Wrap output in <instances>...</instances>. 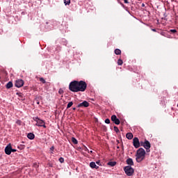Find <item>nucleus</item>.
I'll return each instance as SVG.
<instances>
[{
    "mask_svg": "<svg viewBox=\"0 0 178 178\" xmlns=\"http://www.w3.org/2000/svg\"><path fill=\"white\" fill-rule=\"evenodd\" d=\"M85 147V151H88V148H87V147L84 146Z\"/></svg>",
    "mask_w": 178,
    "mask_h": 178,
    "instance_id": "obj_38",
    "label": "nucleus"
},
{
    "mask_svg": "<svg viewBox=\"0 0 178 178\" xmlns=\"http://www.w3.org/2000/svg\"><path fill=\"white\" fill-rule=\"evenodd\" d=\"M152 31H154V32H156V29H152Z\"/></svg>",
    "mask_w": 178,
    "mask_h": 178,
    "instance_id": "obj_39",
    "label": "nucleus"
},
{
    "mask_svg": "<svg viewBox=\"0 0 178 178\" xmlns=\"http://www.w3.org/2000/svg\"><path fill=\"white\" fill-rule=\"evenodd\" d=\"M40 81H41V83H42L43 84H45V83H47L44 78H40Z\"/></svg>",
    "mask_w": 178,
    "mask_h": 178,
    "instance_id": "obj_30",
    "label": "nucleus"
},
{
    "mask_svg": "<svg viewBox=\"0 0 178 178\" xmlns=\"http://www.w3.org/2000/svg\"><path fill=\"white\" fill-rule=\"evenodd\" d=\"M124 3H129V0H124Z\"/></svg>",
    "mask_w": 178,
    "mask_h": 178,
    "instance_id": "obj_37",
    "label": "nucleus"
},
{
    "mask_svg": "<svg viewBox=\"0 0 178 178\" xmlns=\"http://www.w3.org/2000/svg\"><path fill=\"white\" fill-rule=\"evenodd\" d=\"M120 147L117 146V149H120Z\"/></svg>",
    "mask_w": 178,
    "mask_h": 178,
    "instance_id": "obj_40",
    "label": "nucleus"
},
{
    "mask_svg": "<svg viewBox=\"0 0 178 178\" xmlns=\"http://www.w3.org/2000/svg\"><path fill=\"white\" fill-rule=\"evenodd\" d=\"M73 105V102H70L68 103L67 106V108H71V106Z\"/></svg>",
    "mask_w": 178,
    "mask_h": 178,
    "instance_id": "obj_25",
    "label": "nucleus"
},
{
    "mask_svg": "<svg viewBox=\"0 0 178 178\" xmlns=\"http://www.w3.org/2000/svg\"><path fill=\"white\" fill-rule=\"evenodd\" d=\"M36 126H38L39 127H44V129H47V126L45 125V122L44 120L40 119L37 123Z\"/></svg>",
    "mask_w": 178,
    "mask_h": 178,
    "instance_id": "obj_10",
    "label": "nucleus"
},
{
    "mask_svg": "<svg viewBox=\"0 0 178 178\" xmlns=\"http://www.w3.org/2000/svg\"><path fill=\"white\" fill-rule=\"evenodd\" d=\"M15 86L17 87V88H20V87L24 86V81H23V79H17L15 81Z\"/></svg>",
    "mask_w": 178,
    "mask_h": 178,
    "instance_id": "obj_6",
    "label": "nucleus"
},
{
    "mask_svg": "<svg viewBox=\"0 0 178 178\" xmlns=\"http://www.w3.org/2000/svg\"><path fill=\"white\" fill-rule=\"evenodd\" d=\"M145 149H146V152H151V143L148 141V140H145V145H143Z\"/></svg>",
    "mask_w": 178,
    "mask_h": 178,
    "instance_id": "obj_5",
    "label": "nucleus"
},
{
    "mask_svg": "<svg viewBox=\"0 0 178 178\" xmlns=\"http://www.w3.org/2000/svg\"><path fill=\"white\" fill-rule=\"evenodd\" d=\"M6 87L8 90H9V88H12V87H13V83H12V81H9L6 85Z\"/></svg>",
    "mask_w": 178,
    "mask_h": 178,
    "instance_id": "obj_16",
    "label": "nucleus"
},
{
    "mask_svg": "<svg viewBox=\"0 0 178 178\" xmlns=\"http://www.w3.org/2000/svg\"><path fill=\"white\" fill-rule=\"evenodd\" d=\"M107 165L108 166H111V168H113V166H115L116 165V161H109Z\"/></svg>",
    "mask_w": 178,
    "mask_h": 178,
    "instance_id": "obj_17",
    "label": "nucleus"
},
{
    "mask_svg": "<svg viewBox=\"0 0 178 178\" xmlns=\"http://www.w3.org/2000/svg\"><path fill=\"white\" fill-rule=\"evenodd\" d=\"M170 33H177V30H176V29H171V30L170 31Z\"/></svg>",
    "mask_w": 178,
    "mask_h": 178,
    "instance_id": "obj_32",
    "label": "nucleus"
},
{
    "mask_svg": "<svg viewBox=\"0 0 178 178\" xmlns=\"http://www.w3.org/2000/svg\"><path fill=\"white\" fill-rule=\"evenodd\" d=\"M5 154L6 155H10L12 154V145L9 143L6 147H5Z\"/></svg>",
    "mask_w": 178,
    "mask_h": 178,
    "instance_id": "obj_8",
    "label": "nucleus"
},
{
    "mask_svg": "<svg viewBox=\"0 0 178 178\" xmlns=\"http://www.w3.org/2000/svg\"><path fill=\"white\" fill-rule=\"evenodd\" d=\"M79 149H81V147H79Z\"/></svg>",
    "mask_w": 178,
    "mask_h": 178,
    "instance_id": "obj_45",
    "label": "nucleus"
},
{
    "mask_svg": "<svg viewBox=\"0 0 178 178\" xmlns=\"http://www.w3.org/2000/svg\"><path fill=\"white\" fill-rule=\"evenodd\" d=\"M111 120L113 121V122H114L115 124H117V125L120 124V120H119V118H118L116 115H113L111 116Z\"/></svg>",
    "mask_w": 178,
    "mask_h": 178,
    "instance_id": "obj_9",
    "label": "nucleus"
},
{
    "mask_svg": "<svg viewBox=\"0 0 178 178\" xmlns=\"http://www.w3.org/2000/svg\"><path fill=\"white\" fill-rule=\"evenodd\" d=\"M49 149L51 151L50 154H54V151L55 149V147L54 146H51Z\"/></svg>",
    "mask_w": 178,
    "mask_h": 178,
    "instance_id": "obj_22",
    "label": "nucleus"
},
{
    "mask_svg": "<svg viewBox=\"0 0 178 178\" xmlns=\"http://www.w3.org/2000/svg\"><path fill=\"white\" fill-rule=\"evenodd\" d=\"M87 90V83L84 81H78V92H84Z\"/></svg>",
    "mask_w": 178,
    "mask_h": 178,
    "instance_id": "obj_2",
    "label": "nucleus"
},
{
    "mask_svg": "<svg viewBox=\"0 0 178 178\" xmlns=\"http://www.w3.org/2000/svg\"><path fill=\"white\" fill-rule=\"evenodd\" d=\"M33 120L35 121V122H36V123L39 121V120H40V118H38V117H33Z\"/></svg>",
    "mask_w": 178,
    "mask_h": 178,
    "instance_id": "obj_27",
    "label": "nucleus"
},
{
    "mask_svg": "<svg viewBox=\"0 0 178 178\" xmlns=\"http://www.w3.org/2000/svg\"><path fill=\"white\" fill-rule=\"evenodd\" d=\"M140 145L141 147H144V145H145V142H144V141H140Z\"/></svg>",
    "mask_w": 178,
    "mask_h": 178,
    "instance_id": "obj_33",
    "label": "nucleus"
},
{
    "mask_svg": "<svg viewBox=\"0 0 178 178\" xmlns=\"http://www.w3.org/2000/svg\"><path fill=\"white\" fill-rule=\"evenodd\" d=\"M118 65L119 66H122V65H123V60H122V59H119V60H118Z\"/></svg>",
    "mask_w": 178,
    "mask_h": 178,
    "instance_id": "obj_21",
    "label": "nucleus"
},
{
    "mask_svg": "<svg viewBox=\"0 0 178 178\" xmlns=\"http://www.w3.org/2000/svg\"><path fill=\"white\" fill-rule=\"evenodd\" d=\"M113 129H114V131H115V133H119L120 131H119V128L118 127L114 126Z\"/></svg>",
    "mask_w": 178,
    "mask_h": 178,
    "instance_id": "obj_26",
    "label": "nucleus"
},
{
    "mask_svg": "<svg viewBox=\"0 0 178 178\" xmlns=\"http://www.w3.org/2000/svg\"><path fill=\"white\" fill-rule=\"evenodd\" d=\"M58 93L60 95L63 94V90L62 89H60Z\"/></svg>",
    "mask_w": 178,
    "mask_h": 178,
    "instance_id": "obj_35",
    "label": "nucleus"
},
{
    "mask_svg": "<svg viewBox=\"0 0 178 178\" xmlns=\"http://www.w3.org/2000/svg\"><path fill=\"white\" fill-rule=\"evenodd\" d=\"M142 6L144 7L145 6V5L144 3H142Z\"/></svg>",
    "mask_w": 178,
    "mask_h": 178,
    "instance_id": "obj_41",
    "label": "nucleus"
},
{
    "mask_svg": "<svg viewBox=\"0 0 178 178\" xmlns=\"http://www.w3.org/2000/svg\"><path fill=\"white\" fill-rule=\"evenodd\" d=\"M105 123L106 124H109L110 123H111V120H109L108 118H107V119H106L105 120Z\"/></svg>",
    "mask_w": 178,
    "mask_h": 178,
    "instance_id": "obj_31",
    "label": "nucleus"
},
{
    "mask_svg": "<svg viewBox=\"0 0 178 178\" xmlns=\"http://www.w3.org/2000/svg\"><path fill=\"white\" fill-rule=\"evenodd\" d=\"M115 55H120L122 54V51L119 49H116L114 51Z\"/></svg>",
    "mask_w": 178,
    "mask_h": 178,
    "instance_id": "obj_19",
    "label": "nucleus"
},
{
    "mask_svg": "<svg viewBox=\"0 0 178 178\" xmlns=\"http://www.w3.org/2000/svg\"><path fill=\"white\" fill-rule=\"evenodd\" d=\"M16 151H17V149H13V148L11 147V152H16Z\"/></svg>",
    "mask_w": 178,
    "mask_h": 178,
    "instance_id": "obj_36",
    "label": "nucleus"
},
{
    "mask_svg": "<svg viewBox=\"0 0 178 178\" xmlns=\"http://www.w3.org/2000/svg\"><path fill=\"white\" fill-rule=\"evenodd\" d=\"M90 166L92 169H99V166L97 165L94 161L90 163Z\"/></svg>",
    "mask_w": 178,
    "mask_h": 178,
    "instance_id": "obj_13",
    "label": "nucleus"
},
{
    "mask_svg": "<svg viewBox=\"0 0 178 178\" xmlns=\"http://www.w3.org/2000/svg\"><path fill=\"white\" fill-rule=\"evenodd\" d=\"M17 95L23 99V95L22 92H17Z\"/></svg>",
    "mask_w": 178,
    "mask_h": 178,
    "instance_id": "obj_28",
    "label": "nucleus"
},
{
    "mask_svg": "<svg viewBox=\"0 0 178 178\" xmlns=\"http://www.w3.org/2000/svg\"><path fill=\"white\" fill-rule=\"evenodd\" d=\"M59 163H63V162H65V159H63V157H60L59 159Z\"/></svg>",
    "mask_w": 178,
    "mask_h": 178,
    "instance_id": "obj_23",
    "label": "nucleus"
},
{
    "mask_svg": "<svg viewBox=\"0 0 178 178\" xmlns=\"http://www.w3.org/2000/svg\"><path fill=\"white\" fill-rule=\"evenodd\" d=\"M127 164L129 165L128 166H134V162L133 161V159L129 158L126 161Z\"/></svg>",
    "mask_w": 178,
    "mask_h": 178,
    "instance_id": "obj_12",
    "label": "nucleus"
},
{
    "mask_svg": "<svg viewBox=\"0 0 178 178\" xmlns=\"http://www.w3.org/2000/svg\"><path fill=\"white\" fill-rule=\"evenodd\" d=\"M27 138L29 140H34V138H35V135H34L33 133H29L27 134Z\"/></svg>",
    "mask_w": 178,
    "mask_h": 178,
    "instance_id": "obj_14",
    "label": "nucleus"
},
{
    "mask_svg": "<svg viewBox=\"0 0 178 178\" xmlns=\"http://www.w3.org/2000/svg\"><path fill=\"white\" fill-rule=\"evenodd\" d=\"M177 108H178V104H177Z\"/></svg>",
    "mask_w": 178,
    "mask_h": 178,
    "instance_id": "obj_46",
    "label": "nucleus"
},
{
    "mask_svg": "<svg viewBox=\"0 0 178 178\" xmlns=\"http://www.w3.org/2000/svg\"><path fill=\"white\" fill-rule=\"evenodd\" d=\"M133 145L134 148H140V140L138 139V138L137 137L134 138Z\"/></svg>",
    "mask_w": 178,
    "mask_h": 178,
    "instance_id": "obj_7",
    "label": "nucleus"
},
{
    "mask_svg": "<svg viewBox=\"0 0 178 178\" xmlns=\"http://www.w3.org/2000/svg\"><path fill=\"white\" fill-rule=\"evenodd\" d=\"M16 124H18V126H22V121L20 120H17L16 121Z\"/></svg>",
    "mask_w": 178,
    "mask_h": 178,
    "instance_id": "obj_29",
    "label": "nucleus"
},
{
    "mask_svg": "<svg viewBox=\"0 0 178 178\" xmlns=\"http://www.w3.org/2000/svg\"><path fill=\"white\" fill-rule=\"evenodd\" d=\"M69 90L72 92H78V81H73L69 85Z\"/></svg>",
    "mask_w": 178,
    "mask_h": 178,
    "instance_id": "obj_3",
    "label": "nucleus"
},
{
    "mask_svg": "<svg viewBox=\"0 0 178 178\" xmlns=\"http://www.w3.org/2000/svg\"><path fill=\"white\" fill-rule=\"evenodd\" d=\"M96 163H97V165H99V166H102V165L101 164V161H96Z\"/></svg>",
    "mask_w": 178,
    "mask_h": 178,
    "instance_id": "obj_34",
    "label": "nucleus"
},
{
    "mask_svg": "<svg viewBox=\"0 0 178 178\" xmlns=\"http://www.w3.org/2000/svg\"><path fill=\"white\" fill-rule=\"evenodd\" d=\"M65 5H70V0H64Z\"/></svg>",
    "mask_w": 178,
    "mask_h": 178,
    "instance_id": "obj_24",
    "label": "nucleus"
},
{
    "mask_svg": "<svg viewBox=\"0 0 178 178\" xmlns=\"http://www.w3.org/2000/svg\"><path fill=\"white\" fill-rule=\"evenodd\" d=\"M124 171L127 176H133V173H134V168L130 165H127L124 168Z\"/></svg>",
    "mask_w": 178,
    "mask_h": 178,
    "instance_id": "obj_4",
    "label": "nucleus"
},
{
    "mask_svg": "<svg viewBox=\"0 0 178 178\" xmlns=\"http://www.w3.org/2000/svg\"><path fill=\"white\" fill-rule=\"evenodd\" d=\"M90 106V103H88L87 101H84L82 103L78 104V108H87Z\"/></svg>",
    "mask_w": 178,
    "mask_h": 178,
    "instance_id": "obj_11",
    "label": "nucleus"
},
{
    "mask_svg": "<svg viewBox=\"0 0 178 178\" xmlns=\"http://www.w3.org/2000/svg\"><path fill=\"white\" fill-rule=\"evenodd\" d=\"M75 110H76V108H73V111H75Z\"/></svg>",
    "mask_w": 178,
    "mask_h": 178,
    "instance_id": "obj_42",
    "label": "nucleus"
},
{
    "mask_svg": "<svg viewBox=\"0 0 178 178\" xmlns=\"http://www.w3.org/2000/svg\"><path fill=\"white\" fill-rule=\"evenodd\" d=\"M18 149H19L20 151H23V149H24V148H26V145H19L17 146Z\"/></svg>",
    "mask_w": 178,
    "mask_h": 178,
    "instance_id": "obj_18",
    "label": "nucleus"
},
{
    "mask_svg": "<svg viewBox=\"0 0 178 178\" xmlns=\"http://www.w3.org/2000/svg\"><path fill=\"white\" fill-rule=\"evenodd\" d=\"M133 137H134V136H133V134H132V133L129 132V133H127V134H126V138H127L128 140H133Z\"/></svg>",
    "mask_w": 178,
    "mask_h": 178,
    "instance_id": "obj_15",
    "label": "nucleus"
},
{
    "mask_svg": "<svg viewBox=\"0 0 178 178\" xmlns=\"http://www.w3.org/2000/svg\"><path fill=\"white\" fill-rule=\"evenodd\" d=\"M22 144H24V142L22 141Z\"/></svg>",
    "mask_w": 178,
    "mask_h": 178,
    "instance_id": "obj_44",
    "label": "nucleus"
},
{
    "mask_svg": "<svg viewBox=\"0 0 178 178\" xmlns=\"http://www.w3.org/2000/svg\"><path fill=\"white\" fill-rule=\"evenodd\" d=\"M90 154H92V150L90 151Z\"/></svg>",
    "mask_w": 178,
    "mask_h": 178,
    "instance_id": "obj_43",
    "label": "nucleus"
},
{
    "mask_svg": "<svg viewBox=\"0 0 178 178\" xmlns=\"http://www.w3.org/2000/svg\"><path fill=\"white\" fill-rule=\"evenodd\" d=\"M136 162L140 163V162H143L145 158V149L144 148L140 147L136 151Z\"/></svg>",
    "mask_w": 178,
    "mask_h": 178,
    "instance_id": "obj_1",
    "label": "nucleus"
},
{
    "mask_svg": "<svg viewBox=\"0 0 178 178\" xmlns=\"http://www.w3.org/2000/svg\"><path fill=\"white\" fill-rule=\"evenodd\" d=\"M72 142L73 143V144H79V141L74 137L72 138Z\"/></svg>",
    "mask_w": 178,
    "mask_h": 178,
    "instance_id": "obj_20",
    "label": "nucleus"
}]
</instances>
